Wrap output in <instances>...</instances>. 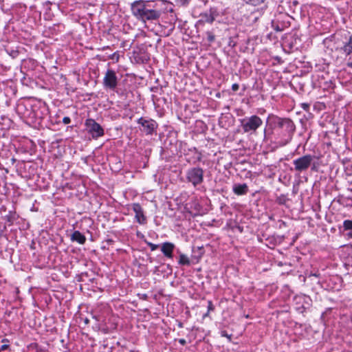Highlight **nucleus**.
<instances>
[{
    "instance_id": "24",
    "label": "nucleus",
    "mask_w": 352,
    "mask_h": 352,
    "mask_svg": "<svg viewBox=\"0 0 352 352\" xmlns=\"http://www.w3.org/2000/svg\"><path fill=\"white\" fill-rule=\"evenodd\" d=\"M146 243L147 244L148 246L150 247L151 251H155L159 247V245L154 244L151 242L146 241Z\"/></svg>"
},
{
    "instance_id": "18",
    "label": "nucleus",
    "mask_w": 352,
    "mask_h": 352,
    "mask_svg": "<svg viewBox=\"0 0 352 352\" xmlns=\"http://www.w3.org/2000/svg\"><path fill=\"white\" fill-rule=\"evenodd\" d=\"M178 263L181 265H190V264L189 258L184 254H181L179 255Z\"/></svg>"
},
{
    "instance_id": "31",
    "label": "nucleus",
    "mask_w": 352,
    "mask_h": 352,
    "mask_svg": "<svg viewBox=\"0 0 352 352\" xmlns=\"http://www.w3.org/2000/svg\"><path fill=\"white\" fill-rule=\"evenodd\" d=\"M186 25V23H179V24L178 28H179L181 30H184H184H186V28H185ZM184 33H185V34H187L188 35H190V34H191V32H190V33H188V32H186V30H185Z\"/></svg>"
},
{
    "instance_id": "19",
    "label": "nucleus",
    "mask_w": 352,
    "mask_h": 352,
    "mask_svg": "<svg viewBox=\"0 0 352 352\" xmlns=\"http://www.w3.org/2000/svg\"><path fill=\"white\" fill-rule=\"evenodd\" d=\"M162 5L166 6V10L167 11L172 12L173 11V4L170 2H168L166 1L160 0V1Z\"/></svg>"
},
{
    "instance_id": "34",
    "label": "nucleus",
    "mask_w": 352,
    "mask_h": 352,
    "mask_svg": "<svg viewBox=\"0 0 352 352\" xmlns=\"http://www.w3.org/2000/svg\"><path fill=\"white\" fill-rule=\"evenodd\" d=\"M38 347V345L37 343H32L29 346V348L34 349H37Z\"/></svg>"
},
{
    "instance_id": "36",
    "label": "nucleus",
    "mask_w": 352,
    "mask_h": 352,
    "mask_svg": "<svg viewBox=\"0 0 352 352\" xmlns=\"http://www.w3.org/2000/svg\"><path fill=\"white\" fill-rule=\"evenodd\" d=\"M179 343L181 344L182 345H185L186 343V340L182 338V339L179 340Z\"/></svg>"
},
{
    "instance_id": "10",
    "label": "nucleus",
    "mask_w": 352,
    "mask_h": 352,
    "mask_svg": "<svg viewBox=\"0 0 352 352\" xmlns=\"http://www.w3.org/2000/svg\"><path fill=\"white\" fill-rule=\"evenodd\" d=\"M133 210L135 212V218L137 222L141 225L146 223V217L144 214L143 209L140 204L135 203L133 204Z\"/></svg>"
},
{
    "instance_id": "16",
    "label": "nucleus",
    "mask_w": 352,
    "mask_h": 352,
    "mask_svg": "<svg viewBox=\"0 0 352 352\" xmlns=\"http://www.w3.org/2000/svg\"><path fill=\"white\" fill-rule=\"evenodd\" d=\"M19 216L16 212L9 211L8 214L5 217V219L8 225L10 226L19 219Z\"/></svg>"
},
{
    "instance_id": "9",
    "label": "nucleus",
    "mask_w": 352,
    "mask_h": 352,
    "mask_svg": "<svg viewBox=\"0 0 352 352\" xmlns=\"http://www.w3.org/2000/svg\"><path fill=\"white\" fill-rule=\"evenodd\" d=\"M103 85L111 90H114L118 86V77L115 71L107 69L103 78Z\"/></svg>"
},
{
    "instance_id": "38",
    "label": "nucleus",
    "mask_w": 352,
    "mask_h": 352,
    "mask_svg": "<svg viewBox=\"0 0 352 352\" xmlns=\"http://www.w3.org/2000/svg\"><path fill=\"white\" fill-rule=\"evenodd\" d=\"M84 322H85V324H88L89 322V320L87 318H85L84 319Z\"/></svg>"
},
{
    "instance_id": "23",
    "label": "nucleus",
    "mask_w": 352,
    "mask_h": 352,
    "mask_svg": "<svg viewBox=\"0 0 352 352\" xmlns=\"http://www.w3.org/2000/svg\"><path fill=\"white\" fill-rule=\"evenodd\" d=\"M260 14L259 12H252L251 15L250 16V21H252L253 22H255L258 19V15Z\"/></svg>"
},
{
    "instance_id": "35",
    "label": "nucleus",
    "mask_w": 352,
    "mask_h": 352,
    "mask_svg": "<svg viewBox=\"0 0 352 352\" xmlns=\"http://www.w3.org/2000/svg\"><path fill=\"white\" fill-rule=\"evenodd\" d=\"M9 348V345L8 344H3L1 347H0V350L1 351H5L6 349H8Z\"/></svg>"
},
{
    "instance_id": "37",
    "label": "nucleus",
    "mask_w": 352,
    "mask_h": 352,
    "mask_svg": "<svg viewBox=\"0 0 352 352\" xmlns=\"http://www.w3.org/2000/svg\"><path fill=\"white\" fill-rule=\"evenodd\" d=\"M19 52L17 51H13L12 53L11 54V56H12V57H16L17 55H18Z\"/></svg>"
},
{
    "instance_id": "2",
    "label": "nucleus",
    "mask_w": 352,
    "mask_h": 352,
    "mask_svg": "<svg viewBox=\"0 0 352 352\" xmlns=\"http://www.w3.org/2000/svg\"><path fill=\"white\" fill-rule=\"evenodd\" d=\"M267 123L272 129L278 128L281 129L284 135L287 138L284 144L291 141L296 126L293 121L289 118H282L274 114H270L267 119Z\"/></svg>"
},
{
    "instance_id": "25",
    "label": "nucleus",
    "mask_w": 352,
    "mask_h": 352,
    "mask_svg": "<svg viewBox=\"0 0 352 352\" xmlns=\"http://www.w3.org/2000/svg\"><path fill=\"white\" fill-rule=\"evenodd\" d=\"M319 78H320L322 80H324V83H327L328 82V76H329V74L328 72L327 73H324V72H322L320 75L318 76Z\"/></svg>"
},
{
    "instance_id": "22",
    "label": "nucleus",
    "mask_w": 352,
    "mask_h": 352,
    "mask_svg": "<svg viewBox=\"0 0 352 352\" xmlns=\"http://www.w3.org/2000/svg\"><path fill=\"white\" fill-rule=\"evenodd\" d=\"M281 25H282L280 27L278 23H272V27L276 32H281L284 29L283 23H281Z\"/></svg>"
},
{
    "instance_id": "33",
    "label": "nucleus",
    "mask_w": 352,
    "mask_h": 352,
    "mask_svg": "<svg viewBox=\"0 0 352 352\" xmlns=\"http://www.w3.org/2000/svg\"><path fill=\"white\" fill-rule=\"evenodd\" d=\"M239 88V85L237 83H234L232 85V89L234 91H238Z\"/></svg>"
},
{
    "instance_id": "42",
    "label": "nucleus",
    "mask_w": 352,
    "mask_h": 352,
    "mask_svg": "<svg viewBox=\"0 0 352 352\" xmlns=\"http://www.w3.org/2000/svg\"><path fill=\"white\" fill-rule=\"evenodd\" d=\"M331 232H334V231H335V228H331Z\"/></svg>"
},
{
    "instance_id": "45",
    "label": "nucleus",
    "mask_w": 352,
    "mask_h": 352,
    "mask_svg": "<svg viewBox=\"0 0 352 352\" xmlns=\"http://www.w3.org/2000/svg\"><path fill=\"white\" fill-rule=\"evenodd\" d=\"M335 202H336V199H334L331 201V204H332L333 203H335Z\"/></svg>"
},
{
    "instance_id": "40",
    "label": "nucleus",
    "mask_w": 352,
    "mask_h": 352,
    "mask_svg": "<svg viewBox=\"0 0 352 352\" xmlns=\"http://www.w3.org/2000/svg\"><path fill=\"white\" fill-rule=\"evenodd\" d=\"M208 314H209V312H208V311H207V313H206V314H205L204 315V317H206V316H208Z\"/></svg>"
},
{
    "instance_id": "5",
    "label": "nucleus",
    "mask_w": 352,
    "mask_h": 352,
    "mask_svg": "<svg viewBox=\"0 0 352 352\" xmlns=\"http://www.w3.org/2000/svg\"><path fill=\"white\" fill-rule=\"evenodd\" d=\"M148 29L153 31L156 35L168 36L175 28V23H149Z\"/></svg>"
},
{
    "instance_id": "32",
    "label": "nucleus",
    "mask_w": 352,
    "mask_h": 352,
    "mask_svg": "<svg viewBox=\"0 0 352 352\" xmlns=\"http://www.w3.org/2000/svg\"><path fill=\"white\" fill-rule=\"evenodd\" d=\"M63 122L65 124H69L71 122V119L69 117H64L63 119Z\"/></svg>"
},
{
    "instance_id": "12",
    "label": "nucleus",
    "mask_w": 352,
    "mask_h": 352,
    "mask_svg": "<svg viewBox=\"0 0 352 352\" xmlns=\"http://www.w3.org/2000/svg\"><path fill=\"white\" fill-rule=\"evenodd\" d=\"M175 248L174 243L170 242H165L163 243L161 245V251L164 255V256L168 258H173V250Z\"/></svg>"
},
{
    "instance_id": "44",
    "label": "nucleus",
    "mask_w": 352,
    "mask_h": 352,
    "mask_svg": "<svg viewBox=\"0 0 352 352\" xmlns=\"http://www.w3.org/2000/svg\"><path fill=\"white\" fill-rule=\"evenodd\" d=\"M2 342H8V340H7V339H3V340H2Z\"/></svg>"
},
{
    "instance_id": "29",
    "label": "nucleus",
    "mask_w": 352,
    "mask_h": 352,
    "mask_svg": "<svg viewBox=\"0 0 352 352\" xmlns=\"http://www.w3.org/2000/svg\"><path fill=\"white\" fill-rule=\"evenodd\" d=\"M301 107L306 111L309 112L310 108V104L307 102H303L300 104Z\"/></svg>"
},
{
    "instance_id": "27",
    "label": "nucleus",
    "mask_w": 352,
    "mask_h": 352,
    "mask_svg": "<svg viewBox=\"0 0 352 352\" xmlns=\"http://www.w3.org/2000/svg\"><path fill=\"white\" fill-rule=\"evenodd\" d=\"M207 34V39L209 42L212 43L214 41V35L210 32H208L206 33Z\"/></svg>"
},
{
    "instance_id": "11",
    "label": "nucleus",
    "mask_w": 352,
    "mask_h": 352,
    "mask_svg": "<svg viewBox=\"0 0 352 352\" xmlns=\"http://www.w3.org/2000/svg\"><path fill=\"white\" fill-rule=\"evenodd\" d=\"M338 228L340 234L346 231L347 232L346 236L349 239H352V220H344L342 225L338 224Z\"/></svg>"
},
{
    "instance_id": "41",
    "label": "nucleus",
    "mask_w": 352,
    "mask_h": 352,
    "mask_svg": "<svg viewBox=\"0 0 352 352\" xmlns=\"http://www.w3.org/2000/svg\"><path fill=\"white\" fill-rule=\"evenodd\" d=\"M263 133H264V135L265 136L266 135V129H264Z\"/></svg>"
},
{
    "instance_id": "1",
    "label": "nucleus",
    "mask_w": 352,
    "mask_h": 352,
    "mask_svg": "<svg viewBox=\"0 0 352 352\" xmlns=\"http://www.w3.org/2000/svg\"><path fill=\"white\" fill-rule=\"evenodd\" d=\"M133 14L139 20L146 21L157 20L161 13L155 7H152L148 1L143 0L135 1L131 4Z\"/></svg>"
},
{
    "instance_id": "13",
    "label": "nucleus",
    "mask_w": 352,
    "mask_h": 352,
    "mask_svg": "<svg viewBox=\"0 0 352 352\" xmlns=\"http://www.w3.org/2000/svg\"><path fill=\"white\" fill-rule=\"evenodd\" d=\"M232 190L236 195H244L248 192V186L246 184H236L233 186Z\"/></svg>"
},
{
    "instance_id": "43",
    "label": "nucleus",
    "mask_w": 352,
    "mask_h": 352,
    "mask_svg": "<svg viewBox=\"0 0 352 352\" xmlns=\"http://www.w3.org/2000/svg\"><path fill=\"white\" fill-rule=\"evenodd\" d=\"M223 336H226V337H228V338H230V336H228L227 334H223Z\"/></svg>"
},
{
    "instance_id": "4",
    "label": "nucleus",
    "mask_w": 352,
    "mask_h": 352,
    "mask_svg": "<svg viewBox=\"0 0 352 352\" xmlns=\"http://www.w3.org/2000/svg\"><path fill=\"white\" fill-rule=\"evenodd\" d=\"M186 180L194 187L204 182V170L200 167H193L186 171Z\"/></svg>"
},
{
    "instance_id": "7",
    "label": "nucleus",
    "mask_w": 352,
    "mask_h": 352,
    "mask_svg": "<svg viewBox=\"0 0 352 352\" xmlns=\"http://www.w3.org/2000/svg\"><path fill=\"white\" fill-rule=\"evenodd\" d=\"M314 160V156L311 155H305L296 159L293 162L295 170L299 173L306 171L312 164Z\"/></svg>"
},
{
    "instance_id": "15",
    "label": "nucleus",
    "mask_w": 352,
    "mask_h": 352,
    "mask_svg": "<svg viewBox=\"0 0 352 352\" xmlns=\"http://www.w3.org/2000/svg\"><path fill=\"white\" fill-rule=\"evenodd\" d=\"M71 240L82 245L86 242V237L80 231L76 230L71 235Z\"/></svg>"
},
{
    "instance_id": "21",
    "label": "nucleus",
    "mask_w": 352,
    "mask_h": 352,
    "mask_svg": "<svg viewBox=\"0 0 352 352\" xmlns=\"http://www.w3.org/2000/svg\"><path fill=\"white\" fill-rule=\"evenodd\" d=\"M329 118V114L328 113H324L322 116V120L320 121V125L322 126H326L327 125V124L329 122L327 121V118Z\"/></svg>"
},
{
    "instance_id": "8",
    "label": "nucleus",
    "mask_w": 352,
    "mask_h": 352,
    "mask_svg": "<svg viewBox=\"0 0 352 352\" xmlns=\"http://www.w3.org/2000/svg\"><path fill=\"white\" fill-rule=\"evenodd\" d=\"M138 123L142 126V129L141 130L146 135L156 133L158 124L154 120L145 119L142 117L138 120Z\"/></svg>"
},
{
    "instance_id": "46",
    "label": "nucleus",
    "mask_w": 352,
    "mask_h": 352,
    "mask_svg": "<svg viewBox=\"0 0 352 352\" xmlns=\"http://www.w3.org/2000/svg\"><path fill=\"white\" fill-rule=\"evenodd\" d=\"M327 38L324 40V43H325L327 42Z\"/></svg>"
},
{
    "instance_id": "47",
    "label": "nucleus",
    "mask_w": 352,
    "mask_h": 352,
    "mask_svg": "<svg viewBox=\"0 0 352 352\" xmlns=\"http://www.w3.org/2000/svg\"><path fill=\"white\" fill-rule=\"evenodd\" d=\"M0 352H1V351L0 350Z\"/></svg>"
},
{
    "instance_id": "6",
    "label": "nucleus",
    "mask_w": 352,
    "mask_h": 352,
    "mask_svg": "<svg viewBox=\"0 0 352 352\" xmlns=\"http://www.w3.org/2000/svg\"><path fill=\"white\" fill-rule=\"evenodd\" d=\"M85 125L88 133L94 139H98L104 135V129L100 124L92 118H88L85 120Z\"/></svg>"
},
{
    "instance_id": "20",
    "label": "nucleus",
    "mask_w": 352,
    "mask_h": 352,
    "mask_svg": "<svg viewBox=\"0 0 352 352\" xmlns=\"http://www.w3.org/2000/svg\"><path fill=\"white\" fill-rule=\"evenodd\" d=\"M264 0H243L246 3L251 4L252 6H258L263 2Z\"/></svg>"
},
{
    "instance_id": "39",
    "label": "nucleus",
    "mask_w": 352,
    "mask_h": 352,
    "mask_svg": "<svg viewBox=\"0 0 352 352\" xmlns=\"http://www.w3.org/2000/svg\"><path fill=\"white\" fill-rule=\"evenodd\" d=\"M347 66L352 69V61H348Z\"/></svg>"
},
{
    "instance_id": "14",
    "label": "nucleus",
    "mask_w": 352,
    "mask_h": 352,
    "mask_svg": "<svg viewBox=\"0 0 352 352\" xmlns=\"http://www.w3.org/2000/svg\"><path fill=\"white\" fill-rule=\"evenodd\" d=\"M201 19L197 21V22H212L216 20L214 16V12L212 10L205 12L203 14H201Z\"/></svg>"
},
{
    "instance_id": "26",
    "label": "nucleus",
    "mask_w": 352,
    "mask_h": 352,
    "mask_svg": "<svg viewBox=\"0 0 352 352\" xmlns=\"http://www.w3.org/2000/svg\"><path fill=\"white\" fill-rule=\"evenodd\" d=\"M120 55L118 52H114L111 55L109 56V58L118 62L119 60Z\"/></svg>"
},
{
    "instance_id": "28",
    "label": "nucleus",
    "mask_w": 352,
    "mask_h": 352,
    "mask_svg": "<svg viewBox=\"0 0 352 352\" xmlns=\"http://www.w3.org/2000/svg\"><path fill=\"white\" fill-rule=\"evenodd\" d=\"M191 0H175L176 3L180 6H186Z\"/></svg>"
},
{
    "instance_id": "17",
    "label": "nucleus",
    "mask_w": 352,
    "mask_h": 352,
    "mask_svg": "<svg viewBox=\"0 0 352 352\" xmlns=\"http://www.w3.org/2000/svg\"><path fill=\"white\" fill-rule=\"evenodd\" d=\"M343 50L346 54L352 52V34L349 36V38L343 47Z\"/></svg>"
},
{
    "instance_id": "30",
    "label": "nucleus",
    "mask_w": 352,
    "mask_h": 352,
    "mask_svg": "<svg viewBox=\"0 0 352 352\" xmlns=\"http://www.w3.org/2000/svg\"><path fill=\"white\" fill-rule=\"evenodd\" d=\"M214 309V307L212 302V301L209 300L208 302V311L210 312V311H213Z\"/></svg>"
},
{
    "instance_id": "3",
    "label": "nucleus",
    "mask_w": 352,
    "mask_h": 352,
    "mask_svg": "<svg viewBox=\"0 0 352 352\" xmlns=\"http://www.w3.org/2000/svg\"><path fill=\"white\" fill-rule=\"evenodd\" d=\"M240 122L244 133H254L263 124L261 118L256 115L241 119Z\"/></svg>"
}]
</instances>
